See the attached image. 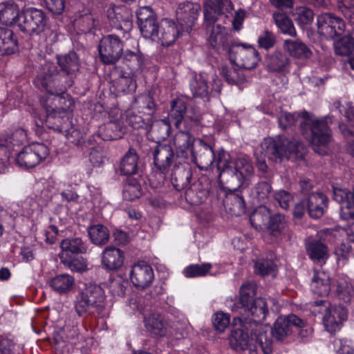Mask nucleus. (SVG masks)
<instances>
[{"label": "nucleus", "mask_w": 354, "mask_h": 354, "mask_svg": "<svg viewBox=\"0 0 354 354\" xmlns=\"http://www.w3.org/2000/svg\"><path fill=\"white\" fill-rule=\"evenodd\" d=\"M233 4L230 0H206L204 6V24L209 32L208 41L216 50H227L231 47L229 35L218 21L232 14Z\"/></svg>", "instance_id": "1"}, {"label": "nucleus", "mask_w": 354, "mask_h": 354, "mask_svg": "<svg viewBox=\"0 0 354 354\" xmlns=\"http://www.w3.org/2000/svg\"><path fill=\"white\" fill-rule=\"evenodd\" d=\"M174 145L176 147L178 156L183 158H188L189 154L193 150L194 138L189 131H178L174 136Z\"/></svg>", "instance_id": "28"}, {"label": "nucleus", "mask_w": 354, "mask_h": 354, "mask_svg": "<svg viewBox=\"0 0 354 354\" xmlns=\"http://www.w3.org/2000/svg\"><path fill=\"white\" fill-rule=\"evenodd\" d=\"M87 231L91 242L95 245H104L109 241V230L102 224L91 225L88 227Z\"/></svg>", "instance_id": "42"}, {"label": "nucleus", "mask_w": 354, "mask_h": 354, "mask_svg": "<svg viewBox=\"0 0 354 354\" xmlns=\"http://www.w3.org/2000/svg\"><path fill=\"white\" fill-rule=\"evenodd\" d=\"M17 44L11 29L0 27V55L14 53L17 50Z\"/></svg>", "instance_id": "38"}, {"label": "nucleus", "mask_w": 354, "mask_h": 354, "mask_svg": "<svg viewBox=\"0 0 354 354\" xmlns=\"http://www.w3.org/2000/svg\"><path fill=\"white\" fill-rule=\"evenodd\" d=\"M124 252L114 246H107L102 254V266L107 270L115 271L122 268Z\"/></svg>", "instance_id": "25"}, {"label": "nucleus", "mask_w": 354, "mask_h": 354, "mask_svg": "<svg viewBox=\"0 0 354 354\" xmlns=\"http://www.w3.org/2000/svg\"><path fill=\"white\" fill-rule=\"evenodd\" d=\"M192 177V170L189 164L176 165L171 173V180L174 188L178 191L185 189Z\"/></svg>", "instance_id": "26"}, {"label": "nucleus", "mask_w": 354, "mask_h": 354, "mask_svg": "<svg viewBox=\"0 0 354 354\" xmlns=\"http://www.w3.org/2000/svg\"><path fill=\"white\" fill-rule=\"evenodd\" d=\"M270 212L264 206H261L255 209L250 216L251 225L256 229H261L270 219Z\"/></svg>", "instance_id": "54"}, {"label": "nucleus", "mask_w": 354, "mask_h": 354, "mask_svg": "<svg viewBox=\"0 0 354 354\" xmlns=\"http://www.w3.org/2000/svg\"><path fill=\"white\" fill-rule=\"evenodd\" d=\"M64 90L59 92L48 93L41 100L46 111H57L59 114L71 115L75 106L73 99Z\"/></svg>", "instance_id": "13"}, {"label": "nucleus", "mask_w": 354, "mask_h": 354, "mask_svg": "<svg viewBox=\"0 0 354 354\" xmlns=\"http://www.w3.org/2000/svg\"><path fill=\"white\" fill-rule=\"evenodd\" d=\"M283 46L291 56L296 58L307 59L312 55L310 48L300 40L286 39Z\"/></svg>", "instance_id": "41"}, {"label": "nucleus", "mask_w": 354, "mask_h": 354, "mask_svg": "<svg viewBox=\"0 0 354 354\" xmlns=\"http://www.w3.org/2000/svg\"><path fill=\"white\" fill-rule=\"evenodd\" d=\"M230 321V316L227 314L218 312L214 315V328L216 330L222 333L228 327Z\"/></svg>", "instance_id": "64"}, {"label": "nucleus", "mask_w": 354, "mask_h": 354, "mask_svg": "<svg viewBox=\"0 0 354 354\" xmlns=\"http://www.w3.org/2000/svg\"><path fill=\"white\" fill-rule=\"evenodd\" d=\"M273 19L277 26L283 34L290 37L297 36V31L292 21L285 13H274Z\"/></svg>", "instance_id": "48"}, {"label": "nucleus", "mask_w": 354, "mask_h": 354, "mask_svg": "<svg viewBox=\"0 0 354 354\" xmlns=\"http://www.w3.org/2000/svg\"><path fill=\"white\" fill-rule=\"evenodd\" d=\"M48 154V147L41 143H35L25 147L16 158L19 166L32 168L37 165Z\"/></svg>", "instance_id": "14"}, {"label": "nucleus", "mask_w": 354, "mask_h": 354, "mask_svg": "<svg viewBox=\"0 0 354 354\" xmlns=\"http://www.w3.org/2000/svg\"><path fill=\"white\" fill-rule=\"evenodd\" d=\"M187 112V104L182 98H176L171 102V108L169 113L168 120L174 122V126L178 129L183 120Z\"/></svg>", "instance_id": "43"}, {"label": "nucleus", "mask_w": 354, "mask_h": 354, "mask_svg": "<svg viewBox=\"0 0 354 354\" xmlns=\"http://www.w3.org/2000/svg\"><path fill=\"white\" fill-rule=\"evenodd\" d=\"M140 114L133 111L129 112L126 119L127 124L135 129H148L149 125L151 124L152 120L147 116H145L144 114Z\"/></svg>", "instance_id": "53"}, {"label": "nucleus", "mask_w": 354, "mask_h": 354, "mask_svg": "<svg viewBox=\"0 0 354 354\" xmlns=\"http://www.w3.org/2000/svg\"><path fill=\"white\" fill-rule=\"evenodd\" d=\"M328 120V118H307L300 124L304 136L309 140L313 150L319 155L327 153V146L332 138Z\"/></svg>", "instance_id": "5"}, {"label": "nucleus", "mask_w": 354, "mask_h": 354, "mask_svg": "<svg viewBox=\"0 0 354 354\" xmlns=\"http://www.w3.org/2000/svg\"><path fill=\"white\" fill-rule=\"evenodd\" d=\"M261 147L264 156L274 162L281 161L283 158L293 160L301 159L306 152L301 142L281 137L265 139Z\"/></svg>", "instance_id": "4"}, {"label": "nucleus", "mask_w": 354, "mask_h": 354, "mask_svg": "<svg viewBox=\"0 0 354 354\" xmlns=\"http://www.w3.org/2000/svg\"><path fill=\"white\" fill-rule=\"evenodd\" d=\"M122 34H109L100 41L98 50L100 60L105 64H114L122 57L123 43Z\"/></svg>", "instance_id": "11"}, {"label": "nucleus", "mask_w": 354, "mask_h": 354, "mask_svg": "<svg viewBox=\"0 0 354 354\" xmlns=\"http://www.w3.org/2000/svg\"><path fill=\"white\" fill-rule=\"evenodd\" d=\"M128 282L122 278H116L111 279L109 283V291L114 295L118 297H124Z\"/></svg>", "instance_id": "61"}, {"label": "nucleus", "mask_w": 354, "mask_h": 354, "mask_svg": "<svg viewBox=\"0 0 354 354\" xmlns=\"http://www.w3.org/2000/svg\"><path fill=\"white\" fill-rule=\"evenodd\" d=\"M50 286L59 294L70 292L75 285L74 278L68 274H57L49 281Z\"/></svg>", "instance_id": "44"}, {"label": "nucleus", "mask_w": 354, "mask_h": 354, "mask_svg": "<svg viewBox=\"0 0 354 354\" xmlns=\"http://www.w3.org/2000/svg\"><path fill=\"white\" fill-rule=\"evenodd\" d=\"M129 277L134 286L145 289L150 286L153 281V270L147 263L140 261L132 266Z\"/></svg>", "instance_id": "21"}, {"label": "nucleus", "mask_w": 354, "mask_h": 354, "mask_svg": "<svg viewBox=\"0 0 354 354\" xmlns=\"http://www.w3.org/2000/svg\"><path fill=\"white\" fill-rule=\"evenodd\" d=\"M144 59V56L139 50H126L123 54L122 62L129 69V72L134 74L141 68Z\"/></svg>", "instance_id": "46"}, {"label": "nucleus", "mask_w": 354, "mask_h": 354, "mask_svg": "<svg viewBox=\"0 0 354 354\" xmlns=\"http://www.w3.org/2000/svg\"><path fill=\"white\" fill-rule=\"evenodd\" d=\"M75 24L81 32H89L95 27V20L92 15L85 14L76 19Z\"/></svg>", "instance_id": "63"}, {"label": "nucleus", "mask_w": 354, "mask_h": 354, "mask_svg": "<svg viewBox=\"0 0 354 354\" xmlns=\"http://www.w3.org/2000/svg\"><path fill=\"white\" fill-rule=\"evenodd\" d=\"M221 73L225 80L230 84H236L244 80L240 70L234 66H223Z\"/></svg>", "instance_id": "59"}, {"label": "nucleus", "mask_w": 354, "mask_h": 354, "mask_svg": "<svg viewBox=\"0 0 354 354\" xmlns=\"http://www.w3.org/2000/svg\"><path fill=\"white\" fill-rule=\"evenodd\" d=\"M216 168L220 177L232 189L241 187L254 171L250 160L238 158L234 161L231 160L230 155L223 150L218 153Z\"/></svg>", "instance_id": "2"}, {"label": "nucleus", "mask_w": 354, "mask_h": 354, "mask_svg": "<svg viewBox=\"0 0 354 354\" xmlns=\"http://www.w3.org/2000/svg\"><path fill=\"white\" fill-rule=\"evenodd\" d=\"M200 10V5L197 3L186 2L178 5L176 10V19L182 32L189 33L192 30Z\"/></svg>", "instance_id": "20"}, {"label": "nucleus", "mask_w": 354, "mask_h": 354, "mask_svg": "<svg viewBox=\"0 0 354 354\" xmlns=\"http://www.w3.org/2000/svg\"><path fill=\"white\" fill-rule=\"evenodd\" d=\"M147 330L153 335L163 337L167 334V323L163 317L158 313H152L145 319Z\"/></svg>", "instance_id": "45"}, {"label": "nucleus", "mask_w": 354, "mask_h": 354, "mask_svg": "<svg viewBox=\"0 0 354 354\" xmlns=\"http://www.w3.org/2000/svg\"><path fill=\"white\" fill-rule=\"evenodd\" d=\"M276 270V264L270 259H259L254 262V272L261 276L272 274Z\"/></svg>", "instance_id": "56"}, {"label": "nucleus", "mask_w": 354, "mask_h": 354, "mask_svg": "<svg viewBox=\"0 0 354 354\" xmlns=\"http://www.w3.org/2000/svg\"><path fill=\"white\" fill-rule=\"evenodd\" d=\"M229 56L237 66L245 69L254 68L260 60L259 53L253 46L242 44L232 45Z\"/></svg>", "instance_id": "12"}, {"label": "nucleus", "mask_w": 354, "mask_h": 354, "mask_svg": "<svg viewBox=\"0 0 354 354\" xmlns=\"http://www.w3.org/2000/svg\"><path fill=\"white\" fill-rule=\"evenodd\" d=\"M151 151L154 165L160 171L157 174L160 177V183H163L165 178V174L174 160V151L170 145L161 143L157 144Z\"/></svg>", "instance_id": "16"}, {"label": "nucleus", "mask_w": 354, "mask_h": 354, "mask_svg": "<svg viewBox=\"0 0 354 354\" xmlns=\"http://www.w3.org/2000/svg\"><path fill=\"white\" fill-rule=\"evenodd\" d=\"M46 115L44 122L42 124L44 127H46L54 131L63 132L66 128L71 125V115L66 113L59 114L57 111H46Z\"/></svg>", "instance_id": "31"}, {"label": "nucleus", "mask_w": 354, "mask_h": 354, "mask_svg": "<svg viewBox=\"0 0 354 354\" xmlns=\"http://www.w3.org/2000/svg\"><path fill=\"white\" fill-rule=\"evenodd\" d=\"M106 306L105 294L98 285L88 284L75 299V308L80 317L85 315H101Z\"/></svg>", "instance_id": "6"}, {"label": "nucleus", "mask_w": 354, "mask_h": 354, "mask_svg": "<svg viewBox=\"0 0 354 354\" xmlns=\"http://www.w3.org/2000/svg\"><path fill=\"white\" fill-rule=\"evenodd\" d=\"M288 226L286 216L281 214H275L270 217L268 222V228L273 236H278L282 233Z\"/></svg>", "instance_id": "52"}, {"label": "nucleus", "mask_w": 354, "mask_h": 354, "mask_svg": "<svg viewBox=\"0 0 354 354\" xmlns=\"http://www.w3.org/2000/svg\"><path fill=\"white\" fill-rule=\"evenodd\" d=\"M107 17L122 37H125L132 27L131 13L125 6L111 5L107 9Z\"/></svg>", "instance_id": "17"}, {"label": "nucleus", "mask_w": 354, "mask_h": 354, "mask_svg": "<svg viewBox=\"0 0 354 354\" xmlns=\"http://www.w3.org/2000/svg\"><path fill=\"white\" fill-rule=\"evenodd\" d=\"M272 191L270 181H260L252 189V194L259 203H265Z\"/></svg>", "instance_id": "55"}, {"label": "nucleus", "mask_w": 354, "mask_h": 354, "mask_svg": "<svg viewBox=\"0 0 354 354\" xmlns=\"http://www.w3.org/2000/svg\"><path fill=\"white\" fill-rule=\"evenodd\" d=\"M159 32L160 35H158V38H156V40L160 41L162 46H167L174 44L180 34V30L177 25L167 19L162 21Z\"/></svg>", "instance_id": "35"}, {"label": "nucleus", "mask_w": 354, "mask_h": 354, "mask_svg": "<svg viewBox=\"0 0 354 354\" xmlns=\"http://www.w3.org/2000/svg\"><path fill=\"white\" fill-rule=\"evenodd\" d=\"M56 58L60 73L66 82L65 84L67 88L71 87L80 71L79 57L75 52L70 51L64 55H57Z\"/></svg>", "instance_id": "18"}, {"label": "nucleus", "mask_w": 354, "mask_h": 354, "mask_svg": "<svg viewBox=\"0 0 354 354\" xmlns=\"http://www.w3.org/2000/svg\"><path fill=\"white\" fill-rule=\"evenodd\" d=\"M289 65L290 59L288 56L279 51L268 56L266 60L267 68L271 72H287Z\"/></svg>", "instance_id": "40"}, {"label": "nucleus", "mask_w": 354, "mask_h": 354, "mask_svg": "<svg viewBox=\"0 0 354 354\" xmlns=\"http://www.w3.org/2000/svg\"><path fill=\"white\" fill-rule=\"evenodd\" d=\"M310 286L315 295L320 297L327 296L330 291V280L328 274L323 271L315 270Z\"/></svg>", "instance_id": "34"}, {"label": "nucleus", "mask_w": 354, "mask_h": 354, "mask_svg": "<svg viewBox=\"0 0 354 354\" xmlns=\"http://www.w3.org/2000/svg\"><path fill=\"white\" fill-rule=\"evenodd\" d=\"M212 268V264L205 263L202 264H192L185 268V275L187 277H197L206 275Z\"/></svg>", "instance_id": "58"}, {"label": "nucleus", "mask_w": 354, "mask_h": 354, "mask_svg": "<svg viewBox=\"0 0 354 354\" xmlns=\"http://www.w3.org/2000/svg\"><path fill=\"white\" fill-rule=\"evenodd\" d=\"M306 322L294 314L287 317H279L274 324L272 335L277 341H283L286 337L290 335L294 329L305 327Z\"/></svg>", "instance_id": "15"}, {"label": "nucleus", "mask_w": 354, "mask_h": 354, "mask_svg": "<svg viewBox=\"0 0 354 354\" xmlns=\"http://www.w3.org/2000/svg\"><path fill=\"white\" fill-rule=\"evenodd\" d=\"M208 180H198L185 190V197L187 203L198 205L205 201L209 193Z\"/></svg>", "instance_id": "24"}, {"label": "nucleus", "mask_w": 354, "mask_h": 354, "mask_svg": "<svg viewBox=\"0 0 354 354\" xmlns=\"http://www.w3.org/2000/svg\"><path fill=\"white\" fill-rule=\"evenodd\" d=\"M257 286L254 283L243 284L240 288L239 301L243 310L255 300Z\"/></svg>", "instance_id": "50"}, {"label": "nucleus", "mask_w": 354, "mask_h": 354, "mask_svg": "<svg viewBox=\"0 0 354 354\" xmlns=\"http://www.w3.org/2000/svg\"><path fill=\"white\" fill-rule=\"evenodd\" d=\"M308 212L310 217L320 218L327 207V197L322 193L315 192L309 194L306 198Z\"/></svg>", "instance_id": "32"}, {"label": "nucleus", "mask_w": 354, "mask_h": 354, "mask_svg": "<svg viewBox=\"0 0 354 354\" xmlns=\"http://www.w3.org/2000/svg\"><path fill=\"white\" fill-rule=\"evenodd\" d=\"M246 325V322L239 316L232 320L233 330L230 337L231 347L236 351L248 349L250 354H257L259 343L256 341L259 336L257 330L252 331V328Z\"/></svg>", "instance_id": "7"}, {"label": "nucleus", "mask_w": 354, "mask_h": 354, "mask_svg": "<svg viewBox=\"0 0 354 354\" xmlns=\"http://www.w3.org/2000/svg\"><path fill=\"white\" fill-rule=\"evenodd\" d=\"M46 24L44 12L35 8H22L17 21L19 29L29 35L41 33L44 31Z\"/></svg>", "instance_id": "9"}, {"label": "nucleus", "mask_w": 354, "mask_h": 354, "mask_svg": "<svg viewBox=\"0 0 354 354\" xmlns=\"http://www.w3.org/2000/svg\"><path fill=\"white\" fill-rule=\"evenodd\" d=\"M189 86L194 97H208L209 88L206 80L202 75L195 76L192 80Z\"/></svg>", "instance_id": "51"}, {"label": "nucleus", "mask_w": 354, "mask_h": 354, "mask_svg": "<svg viewBox=\"0 0 354 354\" xmlns=\"http://www.w3.org/2000/svg\"><path fill=\"white\" fill-rule=\"evenodd\" d=\"M247 314H241L240 318H243L246 325L252 328V331L257 330L259 336L256 341L259 343L261 351L264 354H270L272 352V341L268 333V328L262 325L261 322L265 319L268 309L266 302L261 297L256 298L253 302L243 310Z\"/></svg>", "instance_id": "3"}, {"label": "nucleus", "mask_w": 354, "mask_h": 354, "mask_svg": "<svg viewBox=\"0 0 354 354\" xmlns=\"http://www.w3.org/2000/svg\"><path fill=\"white\" fill-rule=\"evenodd\" d=\"M61 262L73 272H82L86 270V264L81 260L72 257H62Z\"/></svg>", "instance_id": "62"}, {"label": "nucleus", "mask_w": 354, "mask_h": 354, "mask_svg": "<svg viewBox=\"0 0 354 354\" xmlns=\"http://www.w3.org/2000/svg\"><path fill=\"white\" fill-rule=\"evenodd\" d=\"M63 75L53 62H46L41 64L35 80V84L47 93L59 92L67 88Z\"/></svg>", "instance_id": "8"}, {"label": "nucleus", "mask_w": 354, "mask_h": 354, "mask_svg": "<svg viewBox=\"0 0 354 354\" xmlns=\"http://www.w3.org/2000/svg\"><path fill=\"white\" fill-rule=\"evenodd\" d=\"M133 110L137 111L138 113L144 114L151 120L157 109V104L154 99L149 94H141L134 97L131 102Z\"/></svg>", "instance_id": "27"}, {"label": "nucleus", "mask_w": 354, "mask_h": 354, "mask_svg": "<svg viewBox=\"0 0 354 354\" xmlns=\"http://www.w3.org/2000/svg\"><path fill=\"white\" fill-rule=\"evenodd\" d=\"M333 198L341 204L340 216L344 220H354V189L333 187Z\"/></svg>", "instance_id": "22"}, {"label": "nucleus", "mask_w": 354, "mask_h": 354, "mask_svg": "<svg viewBox=\"0 0 354 354\" xmlns=\"http://www.w3.org/2000/svg\"><path fill=\"white\" fill-rule=\"evenodd\" d=\"M148 129L156 136V139L165 140L169 136L171 130L170 121L165 118L153 122V119Z\"/></svg>", "instance_id": "49"}, {"label": "nucleus", "mask_w": 354, "mask_h": 354, "mask_svg": "<svg viewBox=\"0 0 354 354\" xmlns=\"http://www.w3.org/2000/svg\"><path fill=\"white\" fill-rule=\"evenodd\" d=\"M140 32L145 38L156 41L158 38L160 27L157 19L139 25Z\"/></svg>", "instance_id": "57"}, {"label": "nucleus", "mask_w": 354, "mask_h": 354, "mask_svg": "<svg viewBox=\"0 0 354 354\" xmlns=\"http://www.w3.org/2000/svg\"><path fill=\"white\" fill-rule=\"evenodd\" d=\"M20 15L19 6L13 1L0 3V22L6 25L17 24Z\"/></svg>", "instance_id": "33"}, {"label": "nucleus", "mask_w": 354, "mask_h": 354, "mask_svg": "<svg viewBox=\"0 0 354 354\" xmlns=\"http://www.w3.org/2000/svg\"><path fill=\"white\" fill-rule=\"evenodd\" d=\"M191 153L194 162L201 169L207 170L214 163L216 165L218 156H216L212 147L202 140Z\"/></svg>", "instance_id": "23"}, {"label": "nucleus", "mask_w": 354, "mask_h": 354, "mask_svg": "<svg viewBox=\"0 0 354 354\" xmlns=\"http://www.w3.org/2000/svg\"><path fill=\"white\" fill-rule=\"evenodd\" d=\"M318 31L326 37L341 35L345 28L343 20L332 13H323L317 17Z\"/></svg>", "instance_id": "19"}, {"label": "nucleus", "mask_w": 354, "mask_h": 354, "mask_svg": "<svg viewBox=\"0 0 354 354\" xmlns=\"http://www.w3.org/2000/svg\"><path fill=\"white\" fill-rule=\"evenodd\" d=\"M138 160L136 151L130 148L121 160L120 166L121 174L125 176L138 174L140 171Z\"/></svg>", "instance_id": "36"}, {"label": "nucleus", "mask_w": 354, "mask_h": 354, "mask_svg": "<svg viewBox=\"0 0 354 354\" xmlns=\"http://www.w3.org/2000/svg\"><path fill=\"white\" fill-rule=\"evenodd\" d=\"M60 248L62 251L59 254V259L62 257H73L74 254H84L88 249L86 242L78 237L62 240L60 242Z\"/></svg>", "instance_id": "30"}, {"label": "nucleus", "mask_w": 354, "mask_h": 354, "mask_svg": "<svg viewBox=\"0 0 354 354\" xmlns=\"http://www.w3.org/2000/svg\"><path fill=\"white\" fill-rule=\"evenodd\" d=\"M330 304L326 300H319L314 302L313 312L322 313L321 310H317L316 308L324 307V315L323 317V323L326 330L330 333H335L339 330L344 321L346 320L348 317V310L342 305L329 307Z\"/></svg>", "instance_id": "10"}, {"label": "nucleus", "mask_w": 354, "mask_h": 354, "mask_svg": "<svg viewBox=\"0 0 354 354\" xmlns=\"http://www.w3.org/2000/svg\"><path fill=\"white\" fill-rule=\"evenodd\" d=\"M142 194L143 189L140 180L136 178H129L124 186L123 198L127 201H132L139 198Z\"/></svg>", "instance_id": "47"}, {"label": "nucleus", "mask_w": 354, "mask_h": 354, "mask_svg": "<svg viewBox=\"0 0 354 354\" xmlns=\"http://www.w3.org/2000/svg\"><path fill=\"white\" fill-rule=\"evenodd\" d=\"M354 50V46L346 36L342 37L335 43V52L336 54L346 56Z\"/></svg>", "instance_id": "60"}, {"label": "nucleus", "mask_w": 354, "mask_h": 354, "mask_svg": "<svg viewBox=\"0 0 354 354\" xmlns=\"http://www.w3.org/2000/svg\"><path fill=\"white\" fill-rule=\"evenodd\" d=\"M132 72L121 70L118 72V77L113 80V86L118 93L134 91L136 83L133 79Z\"/></svg>", "instance_id": "37"}, {"label": "nucleus", "mask_w": 354, "mask_h": 354, "mask_svg": "<svg viewBox=\"0 0 354 354\" xmlns=\"http://www.w3.org/2000/svg\"><path fill=\"white\" fill-rule=\"evenodd\" d=\"M308 255L315 262L322 265L329 257L328 249L326 243L320 240L313 239L306 243Z\"/></svg>", "instance_id": "29"}, {"label": "nucleus", "mask_w": 354, "mask_h": 354, "mask_svg": "<svg viewBox=\"0 0 354 354\" xmlns=\"http://www.w3.org/2000/svg\"><path fill=\"white\" fill-rule=\"evenodd\" d=\"M223 205L226 212L232 216H241L245 211V204L243 196L236 193L227 194L223 199Z\"/></svg>", "instance_id": "39"}]
</instances>
